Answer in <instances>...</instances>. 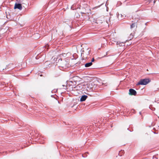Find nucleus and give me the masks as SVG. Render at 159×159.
<instances>
[{
	"label": "nucleus",
	"mask_w": 159,
	"mask_h": 159,
	"mask_svg": "<svg viewBox=\"0 0 159 159\" xmlns=\"http://www.w3.org/2000/svg\"><path fill=\"white\" fill-rule=\"evenodd\" d=\"M52 93L53 92H55V90H52Z\"/></svg>",
	"instance_id": "nucleus-27"
},
{
	"label": "nucleus",
	"mask_w": 159,
	"mask_h": 159,
	"mask_svg": "<svg viewBox=\"0 0 159 159\" xmlns=\"http://www.w3.org/2000/svg\"><path fill=\"white\" fill-rule=\"evenodd\" d=\"M117 17L119 20H122L123 18H124V15H123L122 14H119V13H117Z\"/></svg>",
	"instance_id": "nucleus-8"
},
{
	"label": "nucleus",
	"mask_w": 159,
	"mask_h": 159,
	"mask_svg": "<svg viewBox=\"0 0 159 159\" xmlns=\"http://www.w3.org/2000/svg\"><path fill=\"white\" fill-rule=\"evenodd\" d=\"M151 80L149 79H142L137 84V85H145L150 82Z\"/></svg>",
	"instance_id": "nucleus-2"
},
{
	"label": "nucleus",
	"mask_w": 159,
	"mask_h": 159,
	"mask_svg": "<svg viewBox=\"0 0 159 159\" xmlns=\"http://www.w3.org/2000/svg\"><path fill=\"white\" fill-rule=\"evenodd\" d=\"M84 86H85L83 84H80L74 87V89L77 90H82L84 88Z\"/></svg>",
	"instance_id": "nucleus-3"
},
{
	"label": "nucleus",
	"mask_w": 159,
	"mask_h": 159,
	"mask_svg": "<svg viewBox=\"0 0 159 159\" xmlns=\"http://www.w3.org/2000/svg\"><path fill=\"white\" fill-rule=\"evenodd\" d=\"M72 79H70V80L69 81V83H71V84H72L73 83V82L72 81Z\"/></svg>",
	"instance_id": "nucleus-17"
},
{
	"label": "nucleus",
	"mask_w": 159,
	"mask_h": 159,
	"mask_svg": "<svg viewBox=\"0 0 159 159\" xmlns=\"http://www.w3.org/2000/svg\"><path fill=\"white\" fill-rule=\"evenodd\" d=\"M155 2H156V1H153V3H155Z\"/></svg>",
	"instance_id": "nucleus-29"
},
{
	"label": "nucleus",
	"mask_w": 159,
	"mask_h": 159,
	"mask_svg": "<svg viewBox=\"0 0 159 159\" xmlns=\"http://www.w3.org/2000/svg\"><path fill=\"white\" fill-rule=\"evenodd\" d=\"M108 5V3H107V2L106 4H105V6H106L107 5Z\"/></svg>",
	"instance_id": "nucleus-25"
},
{
	"label": "nucleus",
	"mask_w": 159,
	"mask_h": 159,
	"mask_svg": "<svg viewBox=\"0 0 159 159\" xmlns=\"http://www.w3.org/2000/svg\"><path fill=\"white\" fill-rule=\"evenodd\" d=\"M95 61L94 59V58H93L91 60V61L90 62H91V63H92L93 62H94Z\"/></svg>",
	"instance_id": "nucleus-18"
},
{
	"label": "nucleus",
	"mask_w": 159,
	"mask_h": 159,
	"mask_svg": "<svg viewBox=\"0 0 159 159\" xmlns=\"http://www.w3.org/2000/svg\"><path fill=\"white\" fill-rule=\"evenodd\" d=\"M62 86L65 87V88H63L64 89H66V86H65V85H62Z\"/></svg>",
	"instance_id": "nucleus-23"
},
{
	"label": "nucleus",
	"mask_w": 159,
	"mask_h": 159,
	"mask_svg": "<svg viewBox=\"0 0 159 159\" xmlns=\"http://www.w3.org/2000/svg\"><path fill=\"white\" fill-rule=\"evenodd\" d=\"M147 23H145V25H147Z\"/></svg>",
	"instance_id": "nucleus-30"
},
{
	"label": "nucleus",
	"mask_w": 159,
	"mask_h": 159,
	"mask_svg": "<svg viewBox=\"0 0 159 159\" xmlns=\"http://www.w3.org/2000/svg\"><path fill=\"white\" fill-rule=\"evenodd\" d=\"M93 63L91 62L87 63L85 64V66L86 67H89L92 65Z\"/></svg>",
	"instance_id": "nucleus-9"
},
{
	"label": "nucleus",
	"mask_w": 159,
	"mask_h": 159,
	"mask_svg": "<svg viewBox=\"0 0 159 159\" xmlns=\"http://www.w3.org/2000/svg\"><path fill=\"white\" fill-rule=\"evenodd\" d=\"M14 8L18 9L20 10H21L22 9V7L21 4L20 3H16L15 5Z\"/></svg>",
	"instance_id": "nucleus-6"
},
{
	"label": "nucleus",
	"mask_w": 159,
	"mask_h": 159,
	"mask_svg": "<svg viewBox=\"0 0 159 159\" xmlns=\"http://www.w3.org/2000/svg\"><path fill=\"white\" fill-rule=\"evenodd\" d=\"M129 94L135 96L136 95V91L133 89H130L129 90Z\"/></svg>",
	"instance_id": "nucleus-5"
},
{
	"label": "nucleus",
	"mask_w": 159,
	"mask_h": 159,
	"mask_svg": "<svg viewBox=\"0 0 159 159\" xmlns=\"http://www.w3.org/2000/svg\"><path fill=\"white\" fill-rule=\"evenodd\" d=\"M153 0H150V1L149 2V3H150L151 2H152V1H153Z\"/></svg>",
	"instance_id": "nucleus-26"
},
{
	"label": "nucleus",
	"mask_w": 159,
	"mask_h": 159,
	"mask_svg": "<svg viewBox=\"0 0 159 159\" xmlns=\"http://www.w3.org/2000/svg\"><path fill=\"white\" fill-rule=\"evenodd\" d=\"M139 114H141V112H139Z\"/></svg>",
	"instance_id": "nucleus-31"
},
{
	"label": "nucleus",
	"mask_w": 159,
	"mask_h": 159,
	"mask_svg": "<svg viewBox=\"0 0 159 159\" xmlns=\"http://www.w3.org/2000/svg\"><path fill=\"white\" fill-rule=\"evenodd\" d=\"M73 58H71L72 59H75L77 58V54H74L73 55Z\"/></svg>",
	"instance_id": "nucleus-13"
},
{
	"label": "nucleus",
	"mask_w": 159,
	"mask_h": 159,
	"mask_svg": "<svg viewBox=\"0 0 159 159\" xmlns=\"http://www.w3.org/2000/svg\"><path fill=\"white\" fill-rule=\"evenodd\" d=\"M72 81L73 82V83L72 84H70L69 83V84L70 86H72V88L73 89H74V87H75L74 86L76 84V81H73V80H72Z\"/></svg>",
	"instance_id": "nucleus-10"
},
{
	"label": "nucleus",
	"mask_w": 159,
	"mask_h": 159,
	"mask_svg": "<svg viewBox=\"0 0 159 159\" xmlns=\"http://www.w3.org/2000/svg\"><path fill=\"white\" fill-rule=\"evenodd\" d=\"M136 23H132L131 25H130V28L132 29L135 27V26L136 25Z\"/></svg>",
	"instance_id": "nucleus-12"
},
{
	"label": "nucleus",
	"mask_w": 159,
	"mask_h": 159,
	"mask_svg": "<svg viewBox=\"0 0 159 159\" xmlns=\"http://www.w3.org/2000/svg\"><path fill=\"white\" fill-rule=\"evenodd\" d=\"M79 77L78 76H74L72 79V80L75 81H76V82H77V80H76Z\"/></svg>",
	"instance_id": "nucleus-11"
},
{
	"label": "nucleus",
	"mask_w": 159,
	"mask_h": 159,
	"mask_svg": "<svg viewBox=\"0 0 159 159\" xmlns=\"http://www.w3.org/2000/svg\"><path fill=\"white\" fill-rule=\"evenodd\" d=\"M11 65H13V64H10L9 65H8V66H7V67H6V69H8L9 68V66H10Z\"/></svg>",
	"instance_id": "nucleus-16"
},
{
	"label": "nucleus",
	"mask_w": 159,
	"mask_h": 159,
	"mask_svg": "<svg viewBox=\"0 0 159 159\" xmlns=\"http://www.w3.org/2000/svg\"><path fill=\"white\" fill-rule=\"evenodd\" d=\"M88 98V96L86 95H82L80 99V101L81 102H83L86 100Z\"/></svg>",
	"instance_id": "nucleus-7"
},
{
	"label": "nucleus",
	"mask_w": 159,
	"mask_h": 159,
	"mask_svg": "<svg viewBox=\"0 0 159 159\" xmlns=\"http://www.w3.org/2000/svg\"><path fill=\"white\" fill-rule=\"evenodd\" d=\"M153 133H154V134H157V133H156L155 132H153Z\"/></svg>",
	"instance_id": "nucleus-28"
},
{
	"label": "nucleus",
	"mask_w": 159,
	"mask_h": 159,
	"mask_svg": "<svg viewBox=\"0 0 159 159\" xmlns=\"http://www.w3.org/2000/svg\"><path fill=\"white\" fill-rule=\"evenodd\" d=\"M149 108L152 110L154 111L155 110V108H152V109L150 107H149Z\"/></svg>",
	"instance_id": "nucleus-19"
},
{
	"label": "nucleus",
	"mask_w": 159,
	"mask_h": 159,
	"mask_svg": "<svg viewBox=\"0 0 159 159\" xmlns=\"http://www.w3.org/2000/svg\"><path fill=\"white\" fill-rule=\"evenodd\" d=\"M109 21H110V19H109Z\"/></svg>",
	"instance_id": "nucleus-32"
},
{
	"label": "nucleus",
	"mask_w": 159,
	"mask_h": 159,
	"mask_svg": "<svg viewBox=\"0 0 159 159\" xmlns=\"http://www.w3.org/2000/svg\"><path fill=\"white\" fill-rule=\"evenodd\" d=\"M88 89H87V90H89V91H91L92 89H90L89 88V87H88Z\"/></svg>",
	"instance_id": "nucleus-22"
},
{
	"label": "nucleus",
	"mask_w": 159,
	"mask_h": 159,
	"mask_svg": "<svg viewBox=\"0 0 159 159\" xmlns=\"http://www.w3.org/2000/svg\"><path fill=\"white\" fill-rule=\"evenodd\" d=\"M10 16H8V15H7V18L8 19H9V17Z\"/></svg>",
	"instance_id": "nucleus-24"
},
{
	"label": "nucleus",
	"mask_w": 159,
	"mask_h": 159,
	"mask_svg": "<svg viewBox=\"0 0 159 159\" xmlns=\"http://www.w3.org/2000/svg\"><path fill=\"white\" fill-rule=\"evenodd\" d=\"M58 63L59 64V66L61 67L62 70L66 69L70 66L69 60L67 58L64 59L63 60L59 59Z\"/></svg>",
	"instance_id": "nucleus-1"
},
{
	"label": "nucleus",
	"mask_w": 159,
	"mask_h": 159,
	"mask_svg": "<svg viewBox=\"0 0 159 159\" xmlns=\"http://www.w3.org/2000/svg\"><path fill=\"white\" fill-rule=\"evenodd\" d=\"M103 4V3H102V4H101V5H99V6H97V7H94V8H93V9H94V8H98V7H100V6H101L102 4Z\"/></svg>",
	"instance_id": "nucleus-15"
},
{
	"label": "nucleus",
	"mask_w": 159,
	"mask_h": 159,
	"mask_svg": "<svg viewBox=\"0 0 159 159\" xmlns=\"http://www.w3.org/2000/svg\"><path fill=\"white\" fill-rule=\"evenodd\" d=\"M39 57L38 56H37L36 57H35V58L36 59H38Z\"/></svg>",
	"instance_id": "nucleus-20"
},
{
	"label": "nucleus",
	"mask_w": 159,
	"mask_h": 159,
	"mask_svg": "<svg viewBox=\"0 0 159 159\" xmlns=\"http://www.w3.org/2000/svg\"><path fill=\"white\" fill-rule=\"evenodd\" d=\"M122 152V153H124V151H122V150H121L120 152L119 153V155H120V152Z\"/></svg>",
	"instance_id": "nucleus-21"
},
{
	"label": "nucleus",
	"mask_w": 159,
	"mask_h": 159,
	"mask_svg": "<svg viewBox=\"0 0 159 159\" xmlns=\"http://www.w3.org/2000/svg\"><path fill=\"white\" fill-rule=\"evenodd\" d=\"M89 49L88 48L87 49V52L86 53V54H84V53H83V52H84V51H83V52L81 53V56H82V54H83V59H87L88 58V57L87 56L89 55L90 54V50H89Z\"/></svg>",
	"instance_id": "nucleus-4"
},
{
	"label": "nucleus",
	"mask_w": 159,
	"mask_h": 159,
	"mask_svg": "<svg viewBox=\"0 0 159 159\" xmlns=\"http://www.w3.org/2000/svg\"><path fill=\"white\" fill-rule=\"evenodd\" d=\"M49 46V45L47 44L44 46V47H45L46 48H47V49H48Z\"/></svg>",
	"instance_id": "nucleus-14"
}]
</instances>
